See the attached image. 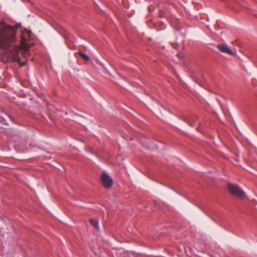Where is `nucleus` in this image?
<instances>
[{
  "mask_svg": "<svg viewBox=\"0 0 257 257\" xmlns=\"http://www.w3.org/2000/svg\"><path fill=\"white\" fill-rule=\"evenodd\" d=\"M77 54H78V55H79V56H80V57H81V58H82L84 60H85V61H88L89 60V57L87 55H86V54H84V53H82V52H77Z\"/></svg>",
  "mask_w": 257,
  "mask_h": 257,
  "instance_id": "1a4fd4ad",
  "label": "nucleus"
},
{
  "mask_svg": "<svg viewBox=\"0 0 257 257\" xmlns=\"http://www.w3.org/2000/svg\"><path fill=\"white\" fill-rule=\"evenodd\" d=\"M17 30L15 26L11 27L4 22H0V48L4 50L1 58L4 63L16 62L22 66L25 63L21 62L19 53L20 47L17 41Z\"/></svg>",
  "mask_w": 257,
  "mask_h": 257,
  "instance_id": "f257e3e1",
  "label": "nucleus"
},
{
  "mask_svg": "<svg viewBox=\"0 0 257 257\" xmlns=\"http://www.w3.org/2000/svg\"><path fill=\"white\" fill-rule=\"evenodd\" d=\"M218 49L221 52L229 54H232L233 53L226 45L221 44L217 46Z\"/></svg>",
  "mask_w": 257,
  "mask_h": 257,
  "instance_id": "39448f33",
  "label": "nucleus"
},
{
  "mask_svg": "<svg viewBox=\"0 0 257 257\" xmlns=\"http://www.w3.org/2000/svg\"><path fill=\"white\" fill-rule=\"evenodd\" d=\"M90 223L94 226L97 230H99V224L98 221L97 219H95L93 218H90L89 219Z\"/></svg>",
  "mask_w": 257,
  "mask_h": 257,
  "instance_id": "0eeeda50",
  "label": "nucleus"
},
{
  "mask_svg": "<svg viewBox=\"0 0 257 257\" xmlns=\"http://www.w3.org/2000/svg\"><path fill=\"white\" fill-rule=\"evenodd\" d=\"M21 44L22 47L24 49H25L26 50L30 48L29 44L26 42V40L23 38L21 40Z\"/></svg>",
  "mask_w": 257,
  "mask_h": 257,
  "instance_id": "6e6552de",
  "label": "nucleus"
},
{
  "mask_svg": "<svg viewBox=\"0 0 257 257\" xmlns=\"http://www.w3.org/2000/svg\"><path fill=\"white\" fill-rule=\"evenodd\" d=\"M101 182L105 188H110L113 184V180L110 176L105 172L101 175Z\"/></svg>",
  "mask_w": 257,
  "mask_h": 257,
  "instance_id": "7ed1b4c3",
  "label": "nucleus"
},
{
  "mask_svg": "<svg viewBox=\"0 0 257 257\" xmlns=\"http://www.w3.org/2000/svg\"><path fill=\"white\" fill-rule=\"evenodd\" d=\"M0 118L3 119V123L5 124H7L6 119H9L10 120H11L12 122H14L15 119L14 118L9 114H5L4 112L2 110V109L0 108Z\"/></svg>",
  "mask_w": 257,
  "mask_h": 257,
  "instance_id": "20e7f679",
  "label": "nucleus"
},
{
  "mask_svg": "<svg viewBox=\"0 0 257 257\" xmlns=\"http://www.w3.org/2000/svg\"><path fill=\"white\" fill-rule=\"evenodd\" d=\"M227 189L228 192L233 196H236L240 198H244L245 196L244 191L240 188L238 186L232 183L227 184Z\"/></svg>",
  "mask_w": 257,
  "mask_h": 257,
  "instance_id": "f03ea898",
  "label": "nucleus"
},
{
  "mask_svg": "<svg viewBox=\"0 0 257 257\" xmlns=\"http://www.w3.org/2000/svg\"><path fill=\"white\" fill-rule=\"evenodd\" d=\"M193 117L189 118H186L185 121L189 124L191 126H194L195 125H196L197 123H199V122L196 121H194Z\"/></svg>",
  "mask_w": 257,
  "mask_h": 257,
  "instance_id": "423d86ee",
  "label": "nucleus"
}]
</instances>
